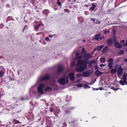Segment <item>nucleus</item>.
I'll return each instance as SVG.
<instances>
[{
	"mask_svg": "<svg viewBox=\"0 0 127 127\" xmlns=\"http://www.w3.org/2000/svg\"><path fill=\"white\" fill-rule=\"evenodd\" d=\"M45 85L43 84H41L38 87L37 90L38 93L41 95H43L44 93L43 89Z\"/></svg>",
	"mask_w": 127,
	"mask_h": 127,
	"instance_id": "nucleus-3",
	"label": "nucleus"
},
{
	"mask_svg": "<svg viewBox=\"0 0 127 127\" xmlns=\"http://www.w3.org/2000/svg\"><path fill=\"white\" fill-rule=\"evenodd\" d=\"M122 77L123 81L120 80L119 81V82L121 85H125V82H126L127 80L126 74L125 73H124Z\"/></svg>",
	"mask_w": 127,
	"mask_h": 127,
	"instance_id": "nucleus-4",
	"label": "nucleus"
},
{
	"mask_svg": "<svg viewBox=\"0 0 127 127\" xmlns=\"http://www.w3.org/2000/svg\"><path fill=\"white\" fill-rule=\"evenodd\" d=\"M4 72L2 70L0 71V76L1 77H2L3 75Z\"/></svg>",
	"mask_w": 127,
	"mask_h": 127,
	"instance_id": "nucleus-31",
	"label": "nucleus"
},
{
	"mask_svg": "<svg viewBox=\"0 0 127 127\" xmlns=\"http://www.w3.org/2000/svg\"><path fill=\"white\" fill-rule=\"evenodd\" d=\"M103 89V88L102 87H99V89L100 90H102Z\"/></svg>",
	"mask_w": 127,
	"mask_h": 127,
	"instance_id": "nucleus-47",
	"label": "nucleus"
},
{
	"mask_svg": "<svg viewBox=\"0 0 127 127\" xmlns=\"http://www.w3.org/2000/svg\"><path fill=\"white\" fill-rule=\"evenodd\" d=\"M21 99L22 100H25V99L23 98V97H22Z\"/></svg>",
	"mask_w": 127,
	"mask_h": 127,
	"instance_id": "nucleus-51",
	"label": "nucleus"
},
{
	"mask_svg": "<svg viewBox=\"0 0 127 127\" xmlns=\"http://www.w3.org/2000/svg\"><path fill=\"white\" fill-rule=\"evenodd\" d=\"M125 46H127V40H126V43L124 45Z\"/></svg>",
	"mask_w": 127,
	"mask_h": 127,
	"instance_id": "nucleus-46",
	"label": "nucleus"
},
{
	"mask_svg": "<svg viewBox=\"0 0 127 127\" xmlns=\"http://www.w3.org/2000/svg\"><path fill=\"white\" fill-rule=\"evenodd\" d=\"M10 7V5H9V4H7V7Z\"/></svg>",
	"mask_w": 127,
	"mask_h": 127,
	"instance_id": "nucleus-49",
	"label": "nucleus"
},
{
	"mask_svg": "<svg viewBox=\"0 0 127 127\" xmlns=\"http://www.w3.org/2000/svg\"><path fill=\"white\" fill-rule=\"evenodd\" d=\"M52 90L51 88L49 87H47L45 89V91L47 92L49 91H51Z\"/></svg>",
	"mask_w": 127,
	"mask_h": 127,
	"instance_id": "nucleus-27",
	"label": "nucleus"
},
{
	"mask_svg": "<svg viewBox=\"0 0 127 127\" xmlns=\"http://www.w3.org/2000/svg\"><path fill=\"white\" fill-rule=\"evenodd\" d=\"M96 49H97V48H95L94 49V52L95 51H96Z\"/></svg>",
	"mask_w": 127,
	"mask_h": 127,
	"instance_id": "nucleus-52",
	"label": "nucleus"
},
{
	"mask_svg": "<svg viewBox=\"0 0 127 127\" xmlns=\"http://www.w3.org/2000/svg\"><path fill=\"white\" fill-rule=\"evenodd\" d=\"M53 36V35H49V37H52V36Z\"/></svg>",
	"mask_w": 127,
	"mask_h": 127,
	"instance_id": "nucleus-57",
	"label": "nucleus"
},
{
	"mask_svg": "<svg viewBox=\"0 0 127 127\" xmlns=\"http://www.w3.org/2000/svg\"><path fill=\"white\" fill-rule=\"evenodd\" d=\"M90 73L88 71H85L82 73V75L85 77H88L90 76Z\"/></svg>",
	"mask_w": 127,
	"mask_h": 127,
	"instance_id": "nucleus-11",
	"label": "nucleus"
},
{
	"mask_svg": "<svg viewBox=\"0 0 127 127\" xmlns=\"http://www.w3.org/2000/svg\"><path fill=\"white\" fill-rule=\"evenodd\" d=\"M117 71L116 68L112 69L110 71V72L112 75L114 74Z\"/></svg>",
	"mask_w": 127,
	"mask_h": 127,
	"instance_id": "nucleus-20",
	"label": "nucleus"
},
{
	"mask_svg": "<svg viewBox=\"0 0 127 127\" xmlns=\"http://www.w3.org/2000/svg\"><path fill=\"white\" fill-rule=\"evenodd\" d=\"M60 112V109L58 107L56 108V113H58Z\"/></svg>",
	"mask_w": 127,
	"mask_h": 127,
	"instance_id": "nucleus-30",
	"label": "nucleus"
},
{
	"mask_svg": "<svg viewBox=\"0 0 127 127\" xmlns=\"http://www.w3.org/2000/svg\"><path fill=\"white\" fill-rule=\"evenodd\" d=\"M14 122L16 124H18L20 123V122L16 120H14Z\"/></svg>",
	"mask_w": 127,
	"mask_h": 127,
	"instance_id": "nucleus-39",
	"label": "nucleus"
},
{
	"mask_svg": "<svg viewBox=\"0 0 127 127\" xmlns=\"http://www.w3.org/2000/svg\"><path fill=\"white\" fill-rule=\"evenodd\" d=\"M109 50V48L108 46H106L104 47L103 49V52H106Z\"/></svg>",
	"mask_w": 127,
	"mask_h": 127,
	"instance_id": "nucleus-25",
	"label": "nucleus"
},
{
	"mask_svg": "<svg viewBox=\"0 0 127 127\" xmlns=\"http://www.w3.org/2000/svg\"><path fill=\"white\" fill-rule=\"evenodd\" d=\"M76 58L75 59H81L82 57V54H80L79 53H76Z\"/></svg>",
	"mask_w": 127,
	"mask_h": 127,
	"instance_id": "nucleus-12",
	"label": "nucleus"
},
{
	"mask_svg": "<svg viewBox=\"0 0 127 127\" xmlns=\"http://www.w3.org/2000/svg\"><path fill=\"white\" fill-rule=\"evenodd\" d=\"M113 63L112 62L109 63L108 65V66L109 67L110 69H111L113 67Z\"/></svg>",
	"mask_w": 127,
	"mask_h": 127,
	"instance_id": "nucleus-23",
	"label": "nucleus"
},
{
	"mask_svg": "<svg viewBox=\"0 0 127 127\" xmlns=\"http://www.w3.org/2000/svg\"><path fill=\"white\" fill-rule=\"evenodd\" d=\"M57 4L59 6V8L58 9H60L62 7V4L61 2L59 0H58L57 1ZM56 8V10L58 9Z\"/></svg>",
	"mask_w": 127,
	"mask_h": 127,
	"instance_id": "nucleus-21",
	"label": "nucleus"
},
{
	"mask_svg": "<svg viewBox=\"0 0 127 127\" xmlns=\"http://www.w3.org/2000/svg\"><path fill=\"white\" fill-rule=\"evenodd\" d=\"M112 89H113L114 91H117V90H118V89H119L120 88H114L113 87H112Z\"/></svg>",
	"mask_w": 127,
	"mask_h": 127,
	"instance_id": "nucleus-38",
	"label": "nucleus"
},
{
	"mask_svg": "<svg viewBox=\"0 0 127 127\" xmlns=\"http://www.w3.org/2000/svg\"><path fill=\"white\" fill-rule=\"evenodd\" d=\"M45 39L47 41H50V40L49 39V38L47 37H46L45 38Z\"/></svg>",
	"mask_w": 127,
	"mask_h": 127,
	"instance_id": "nucleus-40",
	"label": "nucleus"
},
{
	"mask_svg": "<svg viewBox=\"0 0 127 127\" xmlns=\"http://www.w3.org/2000/svg\"><path fill=\"white\" fill-rule=\"evenodd\" d=\"M124 61L125 62H127V59H125L124 60Z\"/></svg>",
	"mask_w": 127,
	"mask_h": 127,
	"instance_id": "nucleus-53",
	"label": "nucleus"
},
{
	"mask_svg": "<svg viewBox=\"0 0 127 127\" xmlns=\"http://www.w3.org/2000/svg\"><path fill=\"white\" fill-rule=\"evenodd\" d=\"M64 67L62 65H60L58 67L57 70V72L59 73L62 72L64 70Z\"/></svg>",
	"mask_w": 127,
	"mask_h": 127,
	"instance_id": "nucleus-8",
	"label": "nucleus"
},
{
	"mask_svg": "<svg viewBox=\"0 0 127 127\" xmlns=\"http://www.w3.org/2000/svg\"><path fill=\"white\" fill-rule=\"evenodd\" d=\"M126 76H127V73H126Z\"/></svg>",
	"mask_w": 127,
	"mask_h": 127,
	"instance_id": "nucleus-64",
	"label": "nucleus"
},
{
	"mask_svg": "<svg viewBox=\"0 0 127 127\" xmlns=\"http://www.w3.org/2000/svg\"><path fill=\"white\" fill-rule=\"evenodd\" d=\"M89 6V5L88 4V5L85 4L84 6V7H87Z\"/></svg>",
	"mask_w": 127,
	"mask_h": 127,
	"instance_id": "nucleus-42",
	"label": "nucleus"
},
{
	"mask_svg": "<svg viewBox=\"0 0 127 127\" xmlns=\"http://www.w3.org/2000/svg\"><path fill=\"white\" fill-rule=\"evenodd\" d=\"M99 67H96L95 68V69H98Z\"/></svg>",
	"mask_w": 127,
	"mask_h": 127,
	"instance_id": "nucleus-61",
	"label": "nucleus"
},
{
	"mask_svg": "<svg viewBox=\"0 0 127 127\" xmlns=\"http://www.w3.org/2000/svg\"><path fill=\"white\" fill-rule=\"evenodd\" d=\"M64 12L68 13H69V11L68 9H65L64 10Z\"/></svg>",
	"mask_w": 127,
	"mask_h": 127,
	"instance_id": "nucleus-37",
	"label": "nucleus"
},
{
	"mask_svg": "<svg viewBox=\"0 0 127 127\" xmlns=\"http://www.w3.org/2000/svg\"><path fill=\"white\" fill-rule=\"evenodd\" d=\"M124 51L123 50H121L118 53V54L123 55L124 53Z\"/></svg>",
	"mask_w": 127,
	"mask_h": 127,
	"instance_id": "nucleus-29",
	"label": "nucleus"
},
{
	"mask_svg": "<svg viewBox=\"0 0 127 127\" xmlns=\"http://www.w3.org/2000/svg\"><path fill=\"white\" fill-rule=\"evenodd\" d=\"M88 60H78L76 65L77 67L76 68V71L79 72H82L84 71L87 67V64L88 61Z\"/></svg>",
	"mask_w": 127,
	"mask_h": 127,
	"instance_id": "nucleus-1",
	"label": "nucleus"
},
{
	"mask_svg": "<svg viewBox=\"0 0 127 127\" xmlns=\"http://www.w3.org/2000/svg\"><path fill=\"white\" fill-rule=\"evenodd\" d=\"M103 73L100 71H99L98 70H96L95 72V74L97 76H99L102 74Z\"/></svg>",
	"mask_w": 127,
	"mask_h": 127,
	"instance_id": "nucleus-13",
	"label": "nucleus"
},
{
	"mask_svg": "<svg viewBox=\"0 0 127 127\" xmlns=\"http://www.w3.org/2000/svg\"><path fill=\"white\" fill-rule=\"evenodd\" d=\"M53 84H55V81H53Z\"/></svg>",
	"mask_w": 127,
	"mask_h": 127,
	"instance_id": "nucleus-59",
	"label": "nucleus"
},
{
	"mask_svg": "<svg viewBox=\"0 0 127 127\" xmlns=\"http://www.w3.org/2000/svg\"><path fill=\"white\" fill-rule=\"evenodd\" d=\"M106 42L109 46H111L112 44V40L111 39H108L107 41Z\"/></svg>",
	"mask_w": 127,
	"mask_h": 127,
	"instance_id": "nucleus-15",
	"label": "nucleus"
},
{
	"mask_svg": "<svg viewBox=\"0 0 127 127\" xmlns=\"http://www.w3.org/2000/svg\"><path fill=\"white\" fill-rule=\"evenodd\" d=\"M125 42V40H123L122 41H121V43H122V42L124 43Z\"/></svg>",
	"mask_w": 127,
	"mask_h": 127,
	"instance_id": "nucleus-50",
	"label": "nucleus"
},
{
	"mask_svg": "<svg viewBox=\"0 0 127 127\" xmlns=\"http://www.w3.org/2000/svg\"><path fill=\"white\" fill-rule=\"evenodd\" d=\"M83 57L85 60H87V59H90L92 57V56L90 54L85 53L83 56Z\"/></svg>",
	"mask_w": 127,
	"mask_h": 127,
	"instance_id": "nucleus-9",
	"label": "nucleus"
},
{
	"mask_svg": "<svg viewBox=\"0 0 127 127\" xmlns=\"http://www.w3.org/2000/svg\"><path fill=\"white\" fill-rule=\"evenodd\" d=\"M94 51H93L91 53V54L93 55L94 54Z\"/></svg>",
	"mask_w": 127,
	"mask_h": 127,
	"instance_id": "nucleus-56",
	"label": "nucleus"
},
{
	"mask_svg": "<svg viewBox=\"0 0 127 127\" xmlns=\"http://www.w3.org/2000/svg\"><path fill=\"white\" fill-rule=\"evenodd\" d=\"M95 62V61L94 60H92L91 61H90L89 62V63L90 64H91L93 63H94Z\"/></svg>",
	"mask_w": 127,
	"mask_h": 127,
	"instance_id": "nucleus-36",
	"label": "nucleus"
},
{
	"mask_svg": "<svg viewBox=\"0 0 127 127\" xmlns=\"http://www.w3.org/2000/svg\"><path fill=\"white\" fill-rule=\"evenodd\" d=\"M96 4L94 2L92 3V6L90 8V10H94L96 6Z\"/></svg>",
	"mask_w": 127,
	"mask_h": 127,
	"instance_id": "nucleus-14",
	"label": "nucleus"
},
{
	"mask_svg": "<svg viewBox=\"0 0 127 127\" xmlns=\"http://www.w3.org/2000/svg\"><path fill=\"white\" fill-rule=\"evenodd\" d=\"M104 46L103 45H101L100 46H98L97 47V49L98 50H100L101 48H103Z\"/></svg>",
	"mask_w": 127,
	"mask_h": 127,
	"instance_id": "nucleus-26",
	"label": "nucleus"
},
{
	"mask_svg": "<svg viewBox=\"0 0 127 127\" xmlns=\"http://www.w3.org/2000/svg\"><path fill=\"white\" fill-rule=\"evenodd\" d=\"M2 58V57L0 56V59H1Z\"/></svg>",
	"mask_w": 127,
	"mask_h": 127,
	"instance_id": "nucleus-60",
	"label": "nucleus"
},
{
	"mask_svg": "<svg viewBox=\"0 0 127 127\" xmlns=\"http://www.w3.org/2000/svg\"><path fill=\"white\" fill-rule=\"evenodd\" d=\"M100 60L102 63H104L105 61V58H100Z\"/></svg>",
	"mask_w": 127,
	"mask_h": 127,
	"instance_id": "nucleus-28",
	"label": "nucleus"
},
{
	"mask_svg": "<svg viewBox=\"0 0 127 127\" xmlns=\"http://www.w3.org/2000/svg\"><path fill=\"white\" fill-rule=\"evenodd\" d=\"M101 36L100 34L99 33L96 34L95 36V39L96 40H98Z\"/></svg>",
	"mask_w": 127,
	"mask_h": 127,
	"instance_id": "nucleus-16",
	"label": "nucleus"
},
{
	"mask_svg": "<svg viewBox=\"0 0 127 127\" xmlns=\"http://www.w3.org/2000/svg\"><path fill=\"white\" fill-rule=\"evenodd\" d=\"M64 126H63V127H66V124H64Z\"/></svg>",
	"mask_w": 127,
	"mask_h": 127,
	"instance_id": "nucleus-44",
	"label": "nucleus"
},
{
	"mask_svg": "<svg viewBox=\"0 0 127 127\" xmlns=\"http://www.w3.org/2000/svg\"><path fill=\"white\" fill-rule=\"evenodd\" d=\"M115 46L116 47L118 48H120L122 47L121 45L119 43H117V42H115Z\"/></svg>",
	"mask_w": 127,
	"mask_h": 127,
	"instance_id": "nucleus-17",
	"label": "nucleus"
},
{
	"mask_svg": "<svg viewBox=\"0 0 127 127\" xmlns=\"http://www.w3.org/2000/svg\"><path fill=\"white\" fill-rule=\"evenodd\" d=\"M94 90H98V88H96V89H95V88H94Z\"/></svg>",
	"mask_w": 127,
	"mask_h": 127,
	"instance_id": "nucleus-54",
	"label": "nucleus"
},
{
	"mask_svg": "<svg viewBox=\"0 0 127 127\" xmlns=\"http://www.w3.org/2000/svg\"><path fill=\"white\" fill-rule=\"evenodd\" d=\"M105 66V65L103 64H101L100 65V67H102L103 66Z\"/></svg>",
	"mask_w": 127,
	"mask_h": 127,
	"instance_id": "nucleus-43",
	"label": "nucleus"
},
{
	"mask_svg": "<svg viewBox=\"0 0 127 127\" xmlns=\"http://www.w3.org/2000/svg\"><path fill=\"white\" fill-rule=\"evenodd\" d=\"M102 37H101L99 38V39H100V40H101L102 39Z\"/></svg>",
	"mask_w": 127,
	"mask_h": 127,
	"instance_id": "nucleus-55",
	"label": "nucleus"
},
{
	"mask_svg": "<svg viewBox=\"0 0 127 127\" xmlns=\"http://www.w3.org/2000/svg\"><path fill=\"white\" fill-rule=\"evenodd\" d=\"M43 14H45L46 15H47L49 13V10L48 9L44 10L43 11Z\"/></svg>",
	"mask_w": 127,
	"mask_h": 127,
	"instance_id": "nucleus-24",
	"label": "nucleus"
},
{
	"mask_svg": "<svg viewBox=\"0 0 127 127\" xmlns=\"http://www.w3.org/2000/svg\"><path fill=\"white\" fill-rule=\"evenodd\" d=\"M83 41L84 42H86V40H83Z\"/></svg>",
	"mask_w": 127,
	"mask_h": 127,
	"instance_id": "nucleus-62",
	"label": "nucleus"
},
{
	"mask_svg": "<svg viewBox=\"0 0 127 127\" xmlns=\"http://www.w3.org/2000/svg\"><path fill=\"white\" fill-rule=\"evenodd\" d=\"M62 107V109L64 110L65 112L66 113H68V111L74 108L72 107H70L69 104L67 103H65L64 106H63Z\"/></svg>",
	"mask_w": 127,
	"mask_h": 127,
	"instance_id": "nucleus-2",
	"label": "nucleus"
},
{
	"mask_svg": "<svg viewBox=\"0 0 127 127\" xmlns=\"http://www.w3.org/2000/svg\"><path fill=\"white\" fill-rule=\"evenodd\" d=\"M123 69L120 65L118 69L117 74L119 75H121L123 73Z\"/></svg>",
	"mask_w": 127,
	"mask_h": 127,
	"instance_id": "nucleus-10",
	"label": "nucleus"
},
{
	"mask_svg": "<svg viewBox=\"0 0 127 127\" xmlns=\"http://www.w3.org/2000/svg\"><path fill=\"white\" fill-rule=\"evenodd\" d=\"M78 20L80 22V23H82L84 21V19L83 17H80L77 18Z\"/></svg>",
	"mask_w": 127,
	"mask_h": 127,
	"instance_id": "nucleus-19",
	"label": "nucleus"
},
{
	"mask_svg": "<svg viewBox=\"0 0 127 127\" xmlns=\"http://www.w3.org/2000/svg\"><path fill=\"white\" fill-rule=\"evenodd\" d=\"M77 77H80L82 76V75L80 74H77Z\"/></svg>",
	"mask_w": 127,
	"mask_h": 127,
	"instance_id": "nucleus-41",
	"label": "nucleus"
},
{
	"mask_svg": "<svg viewBox=\"0 0 127 127\" xmlns=\"http://www.w3.org/2000/svg\"><path fill=\"white\" fill-rule=\"evenodd\" d=\"M50 77V75L49 74H46L44 76L41 77V78H39L38 81L40 82L42 81L47 80H48Z\"/></svg>",
	"mask_w": 127,
	"mask_h": 127,
	"instance_id": "nucleus-5",
	"label": "nucleus"
},
{
	"mask_svg": "<svg viewBox=\"0 0 127 127\" xmlns=\"http://www.w3.org/2000/svg\"><path fill=\"white\" fill-rule=\"evenodd\" d=\"M87 51L84 48H82L81 50V53L82 54L84 55L85 53H86Z\"/></svg>",
	"mask_w": 127,
	"mask_h": 127,
	"instance_id": "nucleus-22",
	"label": "nucleus"
},
{
	"mask_svg": "<svg viewBox=\"0 0 127 127\" xmlns=\"http://www.w3.org/2000/svg\"><path fill=\"white\" fill-rule=\"evenodd\" d=\"M75 65V63L74 62H72L71 64V67L74 66Z\"/></svg>",
	"mask_w": 127,
	"mask_h": 127,
	"instance_id": "nucleus-35",
	"label": "nucleus"
},
{
	"mask_svg": "<svg viewBox=\"0 0 127 127\" xmlns=\"http://www.w3.org/2000/svg\"><path fill=\"white\" fill-rule=\"evenodd\" d=\"M91 20L93 21V22L95 24H98L100 23V22L98 21V20L97 19H95L94 18H92Z\"/></svg>",
	"mask_w": 127,
	"mask_h": 127,
	"instance_id": "nucleus-18",
	"label": "nucleus"
},
{
	"mask_svg": "<svg viewBox=\"0 0 127 127\" xmlns=\"http://www.w3.org/2000/svg\"><path fill=\"white\" fill-rule=\"evenodd\" d=\"M58 82L61 85H64L67 83L68 81H65V79L64 78H61L59 79Z\"/></svg>",
	"mask_w": 127,
	"mask_h": 127,
	"instance_id": "nucleus-6",
	"label": "nucleus"
},
{
	"mask_svg": "<svg viewBox=\"0 0 127 127\" xmlns=\"http://www.w3.org/2000/svg\"><path fill=\"white\" fill-rule=\"evenodd\" d=\"M107 31H105V32H104V33L105 34H106V32H107Z\"/></svg>",
	"mask_w": 127,
	"mask_h": 127,
	"instance_id": "nucleus-58",
	"label": "nucleus"
},
{
	"mask_svg": "<svg viewBox=\"0 0 127 127\" xmlns=\"http://www.w3.org/2000/svg\"><path fill=\"white\" fill-rule=\"evenodd\" d=\"M41 26V25L40 24H39L37 26H36L35 28V30L36 31H37L38 29L40 27V26Z\"/></svg>",
	"mask_w": 127,
	"mask_h": 127,
	"instance_id": "nucleus-32",
	"label": "nucleus"
},
{
	"mask_svg": "<svg viewBox=\"0 0 127 127\" xmlns=\"http://www.w3.org/2000/svg\"><path fill=\"white\" fill-rule=\"evenodd\" d=\"M74 74L73 72H70L68 73L67 76L69 77L71 81H73L75 79Z\"/></svg>",
	"mask_w": 127,
	"mask_h": 127,
	"instance_id": "nucleus-7",
	"label": "nucleus"
},
{
	"mask_svg": "<svg viewBox=\"0 0 127 127\" xmlns=\"http://www.w3.org/2000/svg\"><path fill=\"white\" fill-rule=\"evenodd\" d=\"M113 61V59L112 58H109L108 60V61L109 62H112Z\"/></svg>",
	"mask_w": 127,
	"mask_h": 127,
	"instance_id": "nucleus-34",
	"label": "nucleus"
},
{
	"mask_svg": "<svg viewBox=\"0 0 127 127\" xmlns=\"http://www.w3.org/2000/svg\"><path fill=\"white\" fill-rule=\"evenodd\" d=\"M125 83H126V84H127V81H126V82H125Z\"/></svg>",
	"mask_w": 127,
	"mask_h": 127,
	"instance_id": "nucleus-63",
	"label": "nucleus"
},
{
	"mask_svg": "<svg viewBox=\"0 0 127 127\" xmlns=\"http://www.w3.org/2000/svg\"><path fill=\"white\" fill-rule=\"evenodd\" d=\"M84 86L86 87L87 88L88 87V85L87 84H85Z\"/></svg>",
	"mask_w": 127,
	"mask_h": 127,
	"instance_id": "nucleus-48",
	"label": "nucleus"
},
{
	"mask_svg": "<svg viewBox=\"0 0 127 127\" xmlns=\"http://www.w3.org/2000/svg\"><path fill=\"white\" fill-rule=\"evenodd\" d=\"M113 32L114 34H115V32H116V31L115 29L113 30Z\"/></svg>",
	"mask_w": 127,
	"mask_h": 127,
	"instance_id": "nucleus-45",
	"label": "nucleus"
},
{
	"mask_svg": "<svg viewBox=\"0 0 127 127\" xmlns=\"http://www.w3.org/2000/svg\"><path fill=\"white\" fill-rule=\"evenodd\" d=\"M82 86L83 85L81 83H79L77 85V87L79 88L82 87Z\"/></svg>",
	"mask_w": 127,
	"mask_h": 127,
	"instance_id": "nucleus-33",
	"label": "nucleus"
}]
</instances>
